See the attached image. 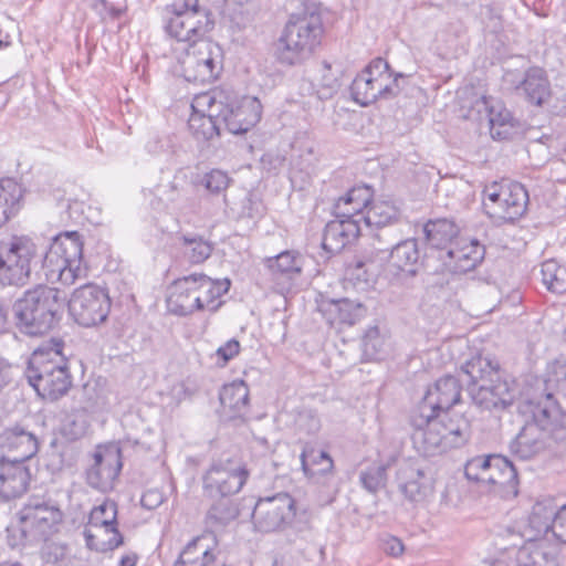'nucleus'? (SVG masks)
<instances>
[{
    "label": "nucleus",
    "mask_w": 566,
    "mask_h": 566,
    "mask_svg": "<svg viewBox=\"0 0 566 566\" xmlns=\"http://www.w3.org/2000/svg\"><path fill=\"white\" fill-rule=\"evenodd\" d=\"M223 91L211 90L197 94L191 103L192 113L188 119L190 133L197 139L210 140L220 135Z\"/></svg>",
    "instance_id": "2eb2a0df"
},
{
    "label": "nucleus",
    "mask_w": 566,
    "mask_h": 566,
    "mask_svg": "<svg viewBox=\"0 0 566 566\" xmlns=\"http://www.w3.org/2000/svg\"><path fill=\"white\" fill-rule=\"evenodd\" d=\"M324 28L321 14L313 11L292 14L275 43V56L286 65L307 60L319 45Z\"/></svg>",
    "instance_id": "0eeeda50"
},
{
    "label": "nucleus",
    "mask_w": 566,
    "mask_h": 566,
    "mask_svg": "<svg viewBox=\"0 0 566 566\" xmlns=\"http://www.w3.org/2000/svg\"><path fill=\"white\" fill-rule=\"evenodd\" d=\"M64 301L60 290L48 285L24 291L12 304L15 328L25 336H43L60 322Z\"/></svg>",
    "instance_id": "39448f33"
},
{
    "label": "nucleus",
    "mask_w": 566,
    "mask_h": 566,
    "mask_svg": "<svg viewBox=\"0 0 566 566\" xmlns=\"http://www.w3.org/2000/svg\"><path fill=\"white\" fill-rule=\"evenodd\" d=\"M485 249L474 239L459 238L446 252L444 262L454 272L472 271L484 259Z\"/></svg>",
    "instance_id": "5701e85b"
},
{
    "label": "nucleus",
    "mask_w": 566,
    "mask_h": 566,
    "mask_svg": "<svg viewBox=\"0 0 566 566\" xmlns=\"http://www.w3.org/2000/svg\"><path fill=\"white\" fill-rule=\"evenodd\" d=\"M553 535L560 543L566 544V504L558 509L553 520Z\"/></svg>",
    "instance_id": "4d7b16f0"
},
{
    "label": "nucleus",
    "mask_w": 566,
    "mask_h": 566,
    "mask_svg": "<svg viewBox=\"0 0 566 566\" xmlns=\"http://www.w3.org/2000/svg\"><path fill=\"white\" fill-rule=\"evenodd\" d=\"M427 243L439 250H448L458 240L459 228L448 219L430 220L423 226Z\"/></svg>",
    "instance_id": "e433bc0d"
},
{
    "label": "nucleus",
    "mask_w": 566,
    "mask_h": 566,
    "mask_svg": "<svg viewBox=\"0 0 566 566\" xmlns=\"http://www.w3.org/2000/svg\"><path fill=\"white\" fill-rule=\"evenodd\" d=\"M196 273L176 280L169 290L167 297L168 310L179 316H187L199 311L200 296L195 289Z\"/></svg>",
    "instance_id": "393cba45"
},
{
    "label": "nucleus",
    "mask_w": 566,
    "mask_h": 566,
    "mask_svg": "<svg viewBox=\"0 0 566 566\" xmlns=\"http://www.w3.org/2000/svg\"><path fill=\"white\" fill-rule=\"evenodd\" d=\"M386 471L385 464H375L363 470L359 474L363 488L374 494L384 489L387 481Z\"/></svg>",
    "instance_id": "de8ad7c7"
},
{
    "label": "nucleus",
    "mask_w": 566,
    "mask_h": 566,
    "mask_svg": "<svg viewBox=\"0 0 566 566\" xmlns=\"http://www.w3.org/2000/svg\"><path fill=\"white\" fill-rule=\"evenodd\" d=\"M420 259L419 244L416 239H405L396 242L388 255V268L395 273L416 274Z\"/></svg>",
    "instance_id": "7c9ffc66"
},
{
    "label": "nucleus",
    "mask_w": 566,
    "mask_h": 566,
    "mask_svg": "<svg viewBox=\"0 0 566 566\" xmlns=\"http://www.w3.org/2000/svg\"><path fill=\"white\" fill-rule=\"evenodd\" d=\"M46 276L70 286L85 280L88 268L83 262V241L76 231H66L54 237L42 258Z\"/></svg>",
    "instance_id": "6e6552de"
},
{
    "label": "nucleus",
    "mask_w": 566,
    "mask_h": 566,
    "mask_svg": "<svg viewBox=\"0 0 566 566\" xmlns=\"http://www.w3.org/2000/svg\"><path fill=\"white\" fill-rule=\"evenodd\" d=\"M178 63L180 74L187 82L209 84L217 80L222 71V49L210 40H201L189 44Z\"/></svg>",
    "instance_id": "9b49d317"
},
{
    "label": "nucleus",
    "mask_w": 566,
    "mask_h": 566,
    "mask_svg": "<svg viewBox=\"0 0 566 566\" xmlns=\"http://www.w3.org/2000/svg\"><path fill=\"white\" fill-rule=\"evenodd\" d=\"M165 20L166 32L189 44L205 40L213 28L211 13L199 6V0H175L165 8Z\"/></svg>",
    "instance_id": "1a4fd4ad"
},
{
    "label": "nucleus",
    "mask_w": 566,
    "mask_h": 566,
    "mask_svg": "<svg viewBox=\"0 0 566 566\" xmlns=\"http://www.w3.org/2000/svg\"><path fill=\"white\" fill-rule=\"evenodd\" d=\"M196 296H200V300H198L199 311L208 308L211 312H216L222 304V302H217V300L228 292L230 281L212 280L205 274L196 273Z\"/></svg>",
    "instance_id": "c9c22d12"
},
{
    "label": "nucleus",
    "mask_w": 566,
    "mask_h": 566,
    "mask_svg": "<svg viewBox=\"0 0 566 566\" xmlns=\"http://www.w3.org/2000/svg\"><path fill=\"white\" fill-rule=\"evenodd\" d=\"M301 464L307 476L329 473L334 467L333 459L326 451L315 450L310 446H305L301 453Z\"/></svg>",
    "instance_id": "a18cd8bd"
},
{
    "label": "nucleus",
    "mask_w": 566,
    "mask_h": 566,
    "mask_svg": "<svg viewBox=\"0 0 566 566\" xmlns=\"http://www.w3.org/2000/svg\"><path fill=\"white\" fill-rule=\"evenodd\" d=\"M322 65L323 74L317 87V96L325 101L332 98L338 92L340 84L338 77L332 73L331 64L324 61Z\"/></svg>",
    "instance_id": "3c124183"
},
{
    "label": "nucleus",
    "mask_w": 566,
    "mask_h": 566,
    "mask_svg": "<svg viewBox=\"0 0 566 566\" xmlns=\"http://www.w3.org/2000/svg\"><path fill=\"white\" fill-rule=\"evenodd\" d=\"M211 543H217L216 535L211 533L195 537L182 549L174 566H211L216 560Z\"/></svg>",
    "instance_id": "c756f323"
},
{
    "label": "nucleus",
    "mask_w": 566,
    "mask_h": 566,
    "mask_svg": "<svg viewBox=\"0 0 566 566\" xmlns=\"http://www.w3.org/2000/svg\"><path fill=\"white\" fill-rule=\"evenodd\" d=\"M266 264L273 275H283L292 280L301 274L303 258L298 252L284 251L266 259Z\"/></svg>",
    "instance_id": "c03bdc74"
},
{
    "label": "nucleus",
    "mask_w": 566,
    "mask_h": 566,
    "mask_svg": "<svg viewBox=\"0 0 566 566\" xmlns=\"http://www.w3.org/2000/svg\"><path fill=\"white\" fill-rule=\"evenodd\" d=\"M176 240L181 247L184 256L192 264L206 261L212 253V245L209 241L195 233L177 234Z\"/></svg>",
    "instance_id": "37998d69"
},
{
    "label": "nucleus",
    "mask_w": 566,
    "mask_h": 566,
    "mask_svg": "<svg viewBox=\"0 0 566 566\" xmlns=\"http://www.w3.org/2000/svg\"><path fill=\"white\" fill-rule=\"evenodd\" d=\"M239 105L245 118L255 114L256 123H259L262 115V105L256 97H244Z\"/></svg>",
    "instance_id": "bf43d9fd"
},
{
    "label": "nucleus",
    "mask_w": 566,
    "mask_h": 566,
    "mask_svg": "<svg viewBox=\"0 0 566 566\" xmlns=\"http://www.w3.org/2000/svg\"><path fill=\"white\" fill-rule=\"evenodd\" d=\"M360 231L359 219L336 218L325 226L322 248L329 254H336L354 241Z\"/></svg>",
    "instance_id": "b1692460"
},
{
    "label": "nucleus",
    "mask_w": 566,
    "mask_h": 566,
    "mask_svg": "<svg viewBox=\"0 0 566 566\" xmlns=\"http://www.w3.org/2000/svg\"><path fill=\"white\" fill-rule=\"evenodd\" d=\"M385 345V339L380 335L377 326L369 327L361 339L363 352L370 359H379Z\"/></svg>",
    "instance_id": "8fccbe9b"
},
{
    "label": "nucleus",
    "mask_w": 566,
    "mask_h": 566,
    "mask_svg": "<svg viewBox=\"0 0 566 566\" xmlns=\"http://www.w3.org/2000/svg\"><path fill=\"white\" fill-rule=\"evenodd\" d=\"M213 500L205 516V524L209 530L207 533L212 535L214 531L224 528L239 516V509L230 497L218 496Z\"/></svg>",
    "instance_id": "4c0bfd02"
},
{
    "label": "nucleus",
    "mask_w": 566,
    "mask_h": 566,
    "mask_svg": "<svg viewBox=\"0 0 566 566\" xmlns=\"http://www.w3.org/2000/svg\"><path fill=\"white\" fill-rule=\"evenodd\" d=\"M461 391L462 379L446 375L427 389L417 409L439 415L460 402Z\"/></svg>",
    "instance_id": "412c9836"
},
{
    "label": "nucleus",
    "mask_w": 566,
    "mask_h": 566,
    "mask_svg": "<svg viewBox=\"0 0 566 566\" xmlns=\"http://www.w3.org/2000/svg\"><path fill=\"white\" fill-rule=\"evenodd\" d=\"M512 546L520 566H557L558 549L546 538L535 536V539L505 537Z\"/></svg>",
    "instance_id": "aec40b11"
},
{
    "label": "nucleus",
    "mask_w": 566,
    "mask_h": 566,
    "mask_svg": "<svg viewBox=\"0 0 566 566\" xmlns=\"http://www.w3.org/2000/svg\"><path fill=\"white\" fill-rule=\"evenodd\" d=\"M382 551L392 557H399L405 551L402 542L395 536H387L382 539Z\"/></svg>",
    "instance_id": "e2e57ef3"
},
{
    "label": "nucleus",
    "mask_w": 566,
    "mask_h": 566,
    "mask_svg": "<svg viewBox=\"0 0 566 566\" xmlns=\"http://www.w3.org/2000/svg\"><path fill=\"white\" fill-rule=\"evenodd\" d=\"M460 376H465L468 394L478 407L502 411L511 407L517 389L515 380L496 359L476 355L462 364Z\"/></svg>",
    "instance_id": "f03ea898"
},
{
    "label": "nucleus",
    "mask_w": 566,
    "mask_h": 566,
    "mask_svg": "<svg viewBox=\"0 0 566 566\" xmlns=\"http://www.w3.org/2000/svg\"><path fill=\"white\" fill-rule=\"evenodd\" d=\"M528 192L520 182H496L485 186L483 207L486 214L495 220L513 222L527 208Z\"/></svg>",
    "instance_id": "f8f14e48"
},
{
    "label": "nucleus",
    "mask_w": 566,
    "mask_h": 566,
    "mask_svg": "<svg viewBox=\"0 0 566 566\" xmlns=\"http://www.w3.org/2000/svg\"><path fill=\"white\" fill-rule=\"evenodd\" d=\"M220 403L232 419L243 418L249 412V388L243 380H234L222 387Z\"/></svg>",
    "instance_id": "473e14b6"
},
{
    "label": "nucleus",
    "mask_w": 566,
    "mask_h": 566,
    "mask_svg": "<svg viewBox=\"0 0 566 566\" xmlns=\"http://www.w3.org/2000/svg\"><path fill=\"white\" fill-rule=\"evenodd\" d=\"M62 521L59 507L41 499H31L20 511V531L28 543L46 542Z\"/></svg>",
    "instance_id": "dca6fc26"
},
{
    "label": "nucleus",
    "mask_w": 566,
    "mask_h": 566,
    "mask_svg": "<svg viewBox=\"0 0 566 566\" xmlns=\"http://www.w3.org/2000/svg\"><path fill=\"white\" fill-rule=\"evenodd\" d=\"M164 502V494L157 489H150L143 493L140 504L146 510H155Z\"/></svg>",
    "instance_id": "052dcab7"
},
{
    "label": "nucleus",
    "mask_w": 566,
    "mask_h": 566,
    "mask_svg": "<svg viewBox=\"0 0 566 566\" xmlns=\"http://www.w3.org/2000/svg\"><path fill=\"white\" fill-rule=\"evenodd\" d=\"M9 318V307L0 302V333L6 329Z\"/></svg>",
    "instance_id": "774afa93"
},
{
    "label": "nucleus",
    "mask_w": 566,
    "mask_h": 566,
    "mask_svg": "<svg viewBox=\"0 0 566 566\" xmlns=\"http://www.w3.org/2000/svg\"><path fill=\"white\" fill-rule=\"evenodd\" d=\"M551 381H555L562 387H566V359L556 360L552 366Z\"/></svg>",
    "instance_id": "69168bd1"
},
{
    "label": "nucleus",
    "mask_w": 566,
    "mask_h": 566,
    "mask_svg": "<svg viewBox=\"0 0 566 566\" xmlns=\"http://www.w3.org/2000/svg\"><path fill=\"white\" fill-rule=\"evenodd\" d=\"M252 517L260 532H280L279 544L282 548L302 549L313 538L310 521L296 516L295 500L289 493L280 492L259 499Z\"/></svg>",
    "instance_id": "20e7f679"
},
{
    "label": "nucleus",
    "mask_w": 566,
    "mask_h": 566,
    "mask_svg": "<svg viewBox=\"0 0 566 566\" xmlns=\"http://www.w3.org/2000/svg\"><path fill=\"white\" fill-rule=\"evenodd\" d=\"M230 178L221 170L213 169L202 178V186L211 193H220L229 186Z\"/></svg>",
    "instance_id": "603ef678"
},
{
    "label": "nucleus",
    "mask_w": 566,
    "mask_h": 566,
    "mask_svg": "<svg viewBox=\"0 0 566 566\" xmlns=\"http://www.w3.org/2000/svg\"><path fill=\"white\" fill-rule=\"evenodd\" d=\"M65 555V547L56 543H46L42 548V556L46 563H57Z\"/></svg>",
    "instance_id": "680f3d73"
},
{
    "label": "nucleus",
    "mask_w": 566,
    "mask_h": 566,
    "mask_svg": "<svg viewBox=\"0 0 566 566\" xmlns=\"http://www.w3.org/2000/svg\"><path fill=\"white\" fill-rule=\"evenodd\" d=\"M64 347L63 339L52 337L42 342L28 358L24 377L44 400L56 401L72 388L73 377Z\"/></svg>",
    "instance_id": "7ed1b4c3"
},
{
    "label": "nucleus",
    "mask_w": 566,
    "mask_h": 566,
    "mask_svg": "<svg viewBox=\"0 0 566 566\" xmlns=\"http://www.w3.org/2000/svg\"><path fill=\"white\" fill-rule=\"evenodd\" d=\"M322 311L328 324L339 328L355 325L367 314V308L363 303L349 298L323 302Z\"/></svg>",
    "instance_id": "bb28decb"
},
{
    "label": "nucleus",
    "mask_w": 566,
    "mask_h": 566,
    "mask_svg": "<svg viewBox=\"0 0 566 566\" xmlns=\"http://www.w3.org/2000/svg\"><path fill=\"white\" fill-rule=\"evenodd\" d=\"M516 90L523 91L530 103L537 106L544 104L551 96V83L545 70L538 66L530 67Z\"/></svg>",
    "instance_id": "2f4dec72"
},
{
    "label": "nucleus",
    "mask_w": 566,
    "mask_h": 566,
    "mask_svg": "<svg viewBox=\"0 0 566 566\" xmlns=\"http://www.w3.org/2000/svg\"><path fill=\"white\" fill-rule=\"evenodd\" d=\"M23 189L15 180H0V228H2L21 208Z\"/></svg>",
    "instance_id": "ea45409f"
},
{
    "label": "nucleus",
    "mask_w": 566,
    "mask_h": 566,
    "mask_svg": "<svg viewBox=\"0 0 566 566\" xmlns=\"http://www.w3.org/2000/svg\"><path fill=\"white\" fill-rule=\"evenodd\" d=\"M39 254L36 244L25 235L0 241V284L17 287L28 284L32 263Z\"/></svg>",
    "instance_id": "9d476101"
},
{
    "label": "nucleus",
    "mask_w": 566,
    "mask_h": 566,
    "mask_svg": "<svg viewBox=\"0 0 566 566\" xmlns=\"http://www.w3.org/2000/svg\"><path fill=\"white\" fill-rule=\"evenodd\" d=\"M523 418V427L511 442V452L528 460L543 452L551 439L555 441L566 438V412H564L552 394L544 399L524 400L518 405Z\"/></svg>",
    "instance_id": "f257e3e1"
},
{
    "label": "nucleus",
    "mask_w": 566,
    "mask_h": 566,
    "mask_svg": "<svg viewBox=\"0 0 566 566\" xmlns=\"http://www.w3.org/2000/svg\"><path fill=\"white\" fill-rule=\"evenodd\" d=\"M296 426L300 431L306 434H316L321 429V419L312 409L302 410L296 418Z\"/></svg>",
    "instance_id": "864d4df0"
},
{
    "label": "nucleus",
    "mask_w": 566,
    "mask_h": 566,
    "mask_svg": "<svg viewBox=\"0 0 566 566\" xmlns=\"http://www.w3.org/2000/svg\"><path fill=\"white\" fill-rule=\"evenodd\" d=\"M263 216V205L252 196H247L241 202L240 218L251 220L260 219Z\"/></svg>",
    "instance_id": "6e6d98bb"
},
{
    "label": "nucleus",
    "mask_w": 566,
    "mask_h": 566,
    "mask_svg": "<svg viewBox=\"0 0 566 566\" xmlns=\"http://www.w3.org/2000/svg\"><path fill=\"white\" fill-rule=\"evenodd\" d=\"M249 475L241 462L231 459L216 461L202 476L203 494L208 499L230 497L242 490Z\"/></svg>",
    "instance_id": "f3484780"
},
{
    "label": "nucleus",
    "mask_w": 566,
    "mask_h": 566,
    "mask_svg": "<svg viewBox=\"0 0 566 566\" xmlns=\"http://www.w3.org/2000/svg\"><path fill=\"white\" fill-rule=\"evenodd\" d=\"M399 491L411 502L423 501L432 491L430 478L413 463H403L397 472Z\"/></svg>",
    "instance_id": "a878e982"
},
{
    "label": "nucleus",
    "mask_w": 566,
    "mask_h": 566,
    "mask_svg": "<svg viewBox=\"0 0 566 566\" xmlns=\"http://www.w3.org/2000/svg\"><path fill=\"white\" fill-rule=\"evenodd\" d=\"M0 490V499L11 500L23 495L30 483V471L18 459L8 461Z\"/></svg>",
    "instance_id": "72a5a7b5"
},
{
    "label": "nucleus",
    "mask_w": 566,
    "mask_h": 566,
    "mask_svg": "<svg viewBox=\"0 0 566 566\" xmlns=\"http://www.w3.org/2000/svg\"><path fill=\"white\" fill-rule=\"evenodd\" d=\"M416 409L410 416L413 442L424 457H433L449 449L460 448L469 440V424L464 419L453 420Z\"/></svg>",
    "instance_id": "423d86ee"
},
{
    "label": "nucleus",
    "mask_w": 566,
    "mask_h": 566,
    "mask_svg": "<svg viewBox=\"0 0 566 566\" xmlns=\"http://www.w3.org/2000/svg\"><path fill=\"white\" fill-rule=\"evenodd\" d=\"M485 111L490 124V134L494 139H506L511 136L513 124L512 115L501 104H493V99L486 96L480 102Z\"/></svg>",
    "instance_id": "58836bf2"
},
{
    "label": "nucleus",
    "mask_w": 566,
    "mask_h": 566,
    "mask_svg": "<svg viewBox=\"0 0 566 566\" xmlns=\"http://www.w3.org/2000/svg\"><path fill=\"white\" fill-rule=\"evenodd\" d=\"M389 70V63L381 59H374L357 76L350 85V96L354 102L360 106H368L382 98V90L387 86H381V73Z\"/></svg>",
    "instance_id": "6ab92c4d"
},
{
    "label": "nucleus",
    "mask_w": 566,
    "mask_h": 566,
    "mask_svg": "<svg viewBox=\"0 0 566 566\" xmlns=\"http://www.w3.org/2000/svg\"><path fill=\"white\" fill-rule=\"evenodd\" d=\"M101 13L103 11L112 18H117L127 9L126 0H99Z\"/></svg>",
    "instance_id": "13d9d810"
},
{
    "label": "nucleus",
    "mask_w": 566,
    "mask_h": 566,
    "mask_svg": "<svg viewBox=\"0 0 566 566\" xmlns=\"http://www.w3.org/2000/svg\"><path fill=\"white\" fill-rule=\"evenodd\" d=\"M486 484L497 488L504 495L516 496L518 493L516 467L507 458L492 454Z\"/></svg>",
    "instance_id": "cd10ccee"
},
{
    "label": "nucleus",
    "mask_w": 566,
    "mask_h": 566,
    "mask_svg": "<svg viewBox=\"0 0 566 566\" xmlns=\"http://www.w3.org/2000/svg\"><path fill=\"white\" fill-rule=\"evenodd\" d=\"M108 292L94 283L76 287L69 300L70 315L83 327H93L104 323L111 311Z\"/></svg>",
    "instance_id": "ddd939ff"
},
{
    "label": "nucleus",
    "mask_w": 566,
    "mask_h": 566,
    "mask_svg": "<svg viewBox=\"0 0 566 566\" xmlns=\"http://www.w3.org/2000/svg\"><path fill=\"white\" fill-rule=\"evenodd\" d=\"M222 104L224 108L222 109L221 124L231 134L239 135L249 132L256 124L255 114L245 118L243 116V111H241L240 105H234V103L230 99L228 95L223 92Z\"/></svg>",
    "instance_id": "a19ab883"
},
{
    "label": "nucleus",
    "mask_w": 566,
    "mask_h": 566,
    "mask_svg": "<svg viewBox=\"0 0 566 566\" xmlns=\"http://www.w3.org/2000/svg\"><path fill=\"white\" fill-rule=\"evenodd\" d=\"M239 350H240L239 342L237 339L232 338L217 349V356L221 357L223 359V361L227 363L230 359H232L235 355H238Z\"/></svg>",
    "instance_id": "0e129e2a"
},
{
    "label": "nucleus",
    "mask_w": 566,
    "mask_h": 566,
    "mask_svg": "<svg viewBox=\"0 0 566 566\" xmlns=\"http://www.w3.org/2000/svg\"><path fill=\"white\" fill-rule=\"evenodd\" d=\"M558 510L552 500L537 501L528 516L527 524L523 530L518 527H507L502 533L503 537H520L526 539H535V536L546 534L548 531L553 532V520L555 518Z\"/></svg>",
    "instance_id": "4be33fe9"
},
{
    "label": "nucleus",
    "mask_w": 566,
    "mask_h": 566,
    "mask_svg": "<svg viewBox=\"0 0 566 566\" xmlns=\"http://www.w3.org/2000/svg\"><path fill=\"white\" fill-rule=\"evenodd\" d=\"M0 444L20 451L19 461L29 459L38 451L36 438L23 428L14 427L7 429L0 436Z\"/></svg>",
    "instance_id": "79ce46f5"
},
{
    "label": "nucleus",
    "mask_w": 566,
    "mask_h": 566,
    "mask_svg": "<svg viewBox=\"0 0 566 566\" xmlns=\"http://www.w3.org/2000/svg\"><path fill=\"white\" fill-rule=\"evenodd\" d=\"M373 196L374 191L369 186L353 187L336 201L334 206L335 217L359 219L374 201Z\"/></svg>",
    "instance_id": "c85d7f7f"
},
{
    "label": "nucleus",
    "mask_w": 566,
    "mask_h": 566,
    "mask_svg": "<svg viewBox=\"0 0 566 566\" xmlns=\"http://www.w3.org/2000/svg\"><path fill=\"white\" fill-rule=\"evenodd\" d=\"M165 146L166 143L158 136L150 138L146 144V148L151 154H159L160 151L164 150Z\"/></svg>",
    "instance_id": "338daca9"
},
{
    "label": "nucleus",
    "mask_w": 566,
    "mask_h": 566,
    "mask_svg": "<svg viewBox=\"0 0 566 566\" xmlns=\"http://www.w3.org/2000/svg\"><path fill=\"white\" fill-rule=\"evenodd\" d=\"M542 282L553 293L566 292V268L555 260H547L541 266Z\"/></svg>",
    "instance_id": "49530a36"
},
{
    "label": "nucleus",
    "mask_w": 566,
    "mask_h": 566,
    "mask_svg": "<svg viewBox=\"0 0 566 566\" xmlns=\"http://www.w3.org/2000/svg\"><path fill=\"white\" fill-rule=\"evenodd\" d=\"M400 221L399 209L388 200H374L365 213L359 218V223L369 229L384 230Z\"/></svg>",
    "instance_id": "f704fd0d"
},
{
    "label": "nucleus",
    "mask_w": 566,
    "mask_h": 566,
    "mask_svg": "<svg viewBox=\"0 0 566 566\" xmlns=\"http://www.w3.org/2000/svg\"><path fill=\"white\" fill-rule=\"evenodd\" d=\"M491 459L492 454L478 455L467 461L464 467L465 478L473 482L486 483Z\"/></svg>",
    "instance_id": "09e8293b"
},
{
    "label": "nucleus",
    "mask_w": 566,
    "mask_h": 566,
    "mask_svg": "<svg viewBox=\"0 0 566 566\" xmlns=\"http://www.w3.org/2000/svg\"><path fill=\"white\" fill-rule=\"evenodd\" d=\"M92 460L86 470L87 484L102 492L111 490L122 470L120 450L115 447H98Z\"/></svg>",
    "instance_id": "a211bd4d"
},
{
    "label": "nucleus",
    "mask_w": 566,
    "mask_h": 566,
    "mask_svg": "<svg viewBox=\"0 0 566 566\" xmlns=\"http://www.w3.org/2000/svg\"><path fill=\"white\" fill-rule=\"evenodd\" d=\"M117 504L106 500L93 507L88 526L84 530L86 546L96 552H108L123 544V536L116 527Z\"/></svg>",
    "instance_id": "4468645a"
},
{
    "label": "nucleus",
    "mask_w": 566,
    "mask_h": 566,
    "mask_svg": "<svg viewBox=\"0 0 566 566\" xmlns=\"http://www.w3.org/2000/svg\"><path fill=\"white\" fill-rule=\"evenodd\" d=\"M381 86H387L386 90H382V99L396 97L401 91L399 82L405 78V74L394 73L389 67V70H385V73H381Z\"/></svg>",
    "instance_id": "5fc2aeb1"
}]
</instances>
